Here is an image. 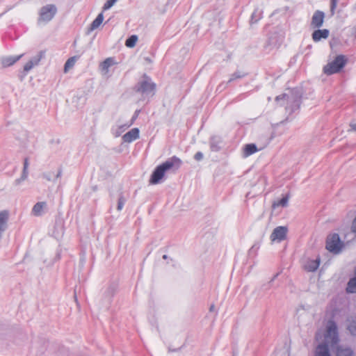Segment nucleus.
I'll use <instances>...</instances> for the list:
<instances>
[{"label": "nucleus", "instance_id": "nucleus-1", "mask_svg": "<svg viewBox=\"0 0 356 356\" xmlns=\"http://www.w3.org/2000/svg\"><path fill=\"white\" fill-rule=\"evenodd\" d=\"M319 345L316 348V356H330L329 348L334 345V321L330 320L325 329L318 332L316 336Z\"/></svg>", "mask_w": 356, "mask_h": 356}, {"label": "nucleus", "instance_id": "nucleus-2", "mask_svg": "<svg viewBox=\"0 0 356 356\" xmlns=\"http://www.w3.org/2000/svg\"><path fill=\"white\" fill-rule=\"evenodd\" d=\"M182 163L181 160L173 156L166 161L163 162L161 165H158L154 172H152L150 179L149 184L152 185H155L159 184L161 180L163 178L165 173L167 170L175 168L176 170L179 169Z\"/></svg>", "mask_w": 356, "mask_h": 356}, {"label": "nucleus", "instance_id": "nucleus-3", "mask_svg": "<svg viewBox=\"0 0 356 356\" xmlns=\"http://www.w3.org/2000/svg\"><path fill=\"white\" fill-rule=\"evenodd\" d=\"M339 341L337 327L335 324V356H354L353 350L350 347L338 345Z\"/></svg>", "mask_w": 356, "mask_h": 356}, {"label": "nucleus", "instance_id": "nucleus-4", "mask_svg": "<svg viewBox=\"0 0 356 356\" xmlns=\"http://www.w3.org/2000/svg\"><path fill=\"white\" fill-rule=\"evenodd\" d=\"M56 13V8L54 5H47L41 8L40 20L42 22L50 21Z\"/></svg>", "mask_w": 356, "mask_h": 356}, {"label": "nucleus", "instance_id": "nucleus-5", "mask_svg": "<svg viewBox=\"0 0 356 356\" xmlns=\"http://www.w3.org/2000/svg\"><path fill=\"white\" fill-rule=\"evenodd\" d=\"M288 229L284 226H279L274 229L270 238L272 242L284 241L286 238Z\"/></svg>", "mask_w": 356, "mask_h": 356}, {"label": "nucleus", "instance_id": "nucleus-6", "mask_svg": "<svg viewBox=\"0 0 356 356\" xmlns=\"http://www.w3.org/2000/svg\"><path fill=\"white\" fill-rule=\"evenodd\" d=\"M324 21V14L323 12L317 10L314 13V14L312 16V22H311V26L313 29H318L320 28Z\"/></svg>", "mask_w": 356, "mask_h": 356}, {"label": "nucleus", "instance_id": "nucleus-7", "mask_svg": "<svg viewBox=\"0 0 356 356\" xmlns=\"http://www.w3.org/2000/svg\"><path fill=\"white\" fill-rule=\"evenodd\" d=\"M348 63V58L343 55L335 56V74L341 72L342 69Z\"/></svg>", "mask_w": 356, "mask_h": 356}, {"label": "nucleus", "instance_id": "nucleus-8", "mask_svg": "<svg viewBox=\"0 0 356 356\" xmlns=\"http://www.w3.org/2000/svg\"><path fill=\"white\" fill-rule=\"evenodd\" d=\"M350 244V241L344 242L341 240L338 234L335 233V255L340 254Z\"/></svg>", "mask_w": 356, "mask_h": 356}, {"label": "nucleus", "instance_id": "nucleus-9", "mask_svg": "<svg viewBox=\"0 0 356 356\" xmlns=\"http://www.w3.org/2000/svg\"><path fill=\"white\" fill-rule=\"evenodd\" d=\"M139 137V129L138 128H134L131 129L129 131L126 133L122 136V140L125 143H131Z\"/></svg>", "mask_w": 356, "mask_h": 356}, {"label": "nucleus", "instance_id": "nucleus-10", "mask_svg": "<svg viewBox=\"0 0 356 356\" xmlns=\"http://www.w3.org/2000/svg\"><path fill=\"white\" fill-rule=\"evenodd\" d=\"M330 35V31L327 29H318L313 32L312 40L317 42L321 39H327Z\"/></svg>", "mask_w": 356, "mask_h": 356}, {"label": "nucleus", "instance_id": "nucleus-11", "mask_svg": "<svg viewBox=\"0 0 356 356\" xmlns=\"http://www.w3.org/2000/svg\"><path fill=\"white\" fill-rule=\"evenodd\" d=\"M154 89L155 85L153 83L147 80H145L140 83L138 90L142 92H145L154 91Z\"/></svg>", "mask_w": 356, "mask_h": 356}, {"label": "nucleus", "instance_id": "nucleus-12", "mask_svg": "<svg viewBox=\"0 0 356 356\" xmlns=\"http://www.w3.org/2000/svg\"><path fill=\"white\" fill-rule=\"evenodd\" d=\"M320 265V259L316 258L314 260H309L307 261V263L304 265V268L309 272H313L315 271Z\"/></svg>", "mask_w": 356, "mask_h": 356}, {"label": "nucleus", "instance_id": "nucleus-13", "mask_svg": "<svg viewBox=\"0 0 356 356\" xmlns=\"http://www.w3.org/2000/svg\"><path fill=\"white\" fill-rule=\"evenodd\" d=\"M257 151H258V149L254 144H253V143L247 144L244 146V147L243 149V156L244 158H247V157L250 156V155L256 153Z\"/></svg>", "mask_w": 356, "mask_h": 356}, {"label": "nucleus", "instance_id": "nucleus-14", "mask_svg": "<svg viewBox=\"0 0 356 356\" xmlns=\"http://www.w3.org/2000/svg\"><path fill=\"white\" fill-rule=\"evenodd\" d=\"M346 292L348 293H356V267L354 269V275L349 280L346 289Z\"/></svg>", "mask_w": 356, "mask_h": 356}, {"label": "nucleus", "instance_id": "nucleus-15", "mask_svg": "<svg viewBox=\"0 0 356 356\" xmlns=\"http://www.w3.org/2000/svg\"><path fill=\"white\" fill-rule=\"evenodd\" d=\"M45 207H46V202H44L36 203L33 206V209H32V212H33V215L37 216H40L42 214L43 209L45 208Z\"/></svg>", "mask_w": 356, "mask_h": 356}, {"label": "nucleus", "instance_id": "nucleus-16", "mask_svg": "<svg viewBox=\"0 0 356 356\" xmlns=\"http://www.w3.org/2000/svg\"><path fill=\"white\" fill-rule=\"evenodd\" d=\"M22 55H19L15 57H8L3 59L2 65L4 67H9L15 64L17 61H18Z\"/></svg>", "mask_w": 356, "mask_h": 356}, {"label": "nucleus", "instance_id": "nucleus-17", "mask_svg": "<svg viewBox=\"0 0 356 356\" xmlns=\"http://www.w3.org/2000/svg\"><path fill=\"white\" fill-rule=\"evenodd\" d=\"M115 63V62L113 58H107L100 64V67L102 71L108 72V68Z\"/></svg>", "mask_w": 356, "mask_h": 356}, {"label": "nucleus", "instance_id": "nucleus-18", "mask_svg": "<svg viewBox=\"0 0 356 356\" xmlns=\"http://www.w3.org/2000/svg\"><path fill=\"white\" fill-rule=\"evenodd\" d=\"M78 58L79 57L76 56L68 58L64 66V72H67L70 69H72L75 65Z\"/></svg>", "mask_w": 356, "mask_h": 356}, {"label": "nucleus", "instance_id": "nucleus-19", "mask_svg": "<svg viewBox=\"0 0 356 356\" xmlns=\"http://www.w3.org/2000/svg\"><path fill=\"white\" fill-rule=\"evenodd\" d=\"M103 20H104V15H103V13H101L97 15L96 19L92 22V24L90 25V30L93 31V30L97 29L103 22Z\"/></svg>", "mask_w": 356, "mask_h": 356}, {"label": "nucleus", "instance_id": "nucleus-20", "mask_svg": "<svg viewBox=\"0 0 356 356\" xmlns=\"http://www.w3.org/2000/svg\"><path fill=\"white\" fill-rule=\"evenodd\" d=\"M325 248L330 252H334V234H329L326 239Z\"/></svg>", "mask_w": 356, "mask_h": 356}, {"label": "nucleus", "instance_id": "nucleus-21", "mask_svg": "<svg viewBox=\"0 0 356 356\" xmlns=\"http://www.w3.org/2000/svg\"><path fill=\"white\" fill-rule=\"evenodd\" d=\"M323 73L326 75H332L334 74V60L329 61L323 67Z\"/></svg>", "mask_w": 356, "mask_h": 356}, {"label": "nucleus", "instance_id": "nucleus-22", "mask_svg": "<svg viewBox=\"0 0 356 356\" xmlns=\"http://www.w3.org/2000/svg\"><path fill=\"white\" fill-rule=\"evenodd\" d=\"M289 198V196L286 195V196L282 197V199H280L279 201L273 202V207L276 208L280 206H282V207L287 206Z\"/></svg>", "mask_w": 356, "mask_h": 356}, {"label": "nucleus", "instance_id": "nucleus-23", "mask_svg": "<svg viewBox=\"0 0 356 356\" xmlns=\"http://www.w3.org/2000/svg\"><path fill=\"white\" fill-rule=\"evenodd\" d=\"M138 40V37L135 35L130 36L125 42V45L127 47L132 48L135 47Z\"/></svg>", "mask_w": 356, "mask_h": 356}, {"label": "nucleus", "instance_id": "nucleus-24", "mask_svg": "<svg viewBox=\"0 0 356 356\" xmlns=\"http://www.w3.org/2000/svg\"><path fill=\"white\" fill-rule=\"evenodd\" d=\"M347 329L353 336H356V320L349 321Z\"/></svg>", "mask_w": 356, "mask_h": 356}, {"label": "nucleus", "instance_id": "nucleus-25", "mask_svg": "<svg viewBox=\"0 0 356 356\" xmlns=\"http://www.w3.org/2000/svg\"><path fill=\"white\" fill-rule=\"evenodd\" d=\"M39 60H35V61H33V60H29V62H27L24 66V72H29V70H31L33 66L36 64H38Z\"/></svg>", "mask_w": 356, "mask_h": 356}, {"label": "nucleus", "instance_id": "nucleus-26", "mask_svg": "<svg viewBox=\"0 0 356 356\" xmlns=\"http://www.w3.org/2000/svg\"><path fill=\"white\" fill-rule=\"evenodd\" d=\"M118 0H108L105 4L104 5L103 9L104 10L109 9L111 7L113 6V4L117 1Z\"/></svg>", "mask_w": 356, "mask_h": 356}, {"label": "nucleus", "instance_id": "nucleus-27", "mask_svg": "<svg viewBox=\"0 0 356 356\" xmlns=\"http://www.w3.org/2000/svg\"><path fill=\"white\" fill-rule=\"evenodd\" d=\"M350 229L352 232L356 236V216L354 218L352 222Z\"/></svg>", "mask_w": 356, "mask_h": 356}, {"label": "nucleus", "instance_id": "nucleus-28", "mask_svg": "<svg viewBox=\"0 0 356 356\" xmlns=\"http://www.w3.org/2000/svg\"><path fill=\"white\" fill-rule=\"evenodd\" d=\"M202 157L203 155L200 152H197L194 156L195 159L197 161H200L202 159Z\"/></svg>", "mask_w": 356, "mask_h": 356}, {"label": "nucleus", "instance_id": "nucleus-29", "mask_svg": "<svg viewBox=\"0 0 356 356\" xmlns=\"http://www.w3.org/2000/svg\"><path fill=\"white\" fill-rule=\"evenodd\" d=\"M352 130L356 131V120L355 121H353L350 123V124Z\"/></svg>", "mask_w": 356, "mask_h": 356}, {"label": "nucleus", "instance_id": "nucleus-30", "mask_svg": "<svg viewBox=\"0 0 356 356\" xmlns=\"http://www.w3.org/2000/svg\"><path fill=\"white\" fill-rule=\"evenodd\" d=\"M122 207H123V202L120 200L118 202V209L121 210Z\"/></svg>", "mask_w": 356, "mask_h": 356}, {"label": "nucleus", "instance_id": "nucleus-31", "mask_svg": "<svg viewBox=\"0 0 356 356\" xmlns=\"http://www.w3.org/2000/svg\"><path fill=\"white\" fill-rule=\"evenodd\" d=\"M28 164H29L28 163V159H26L24 160V170H26V168H28Z\"/></svg>", "mask_w": 356, "mask_h": 356}, {"label": "nucleus", "instance_id": "nucleus-32", "mask_svg": "<svg viewBox=\"0 0 356 356\" xmlns=\"http://www.w3.org/2000/svg\"><path fill=\"white\" fill-rule=\"evenodd\" d=\"M334 9V0H330V10L332 11Z\"/></svg>", "mask_w": 356, "mask_h": 356}, {"label": "nucleus", "instance_id": "nucleus-33", "mask_svg": "<svg viewBox=\"0 0 356 356\" xmlns=\"http://www.w3.org/2000/svg\"><path fill=\"white\" fill-rule=\"evenodd\" d=\"M353 31L354 36L356 38V26L353 28Z\"/></svg>", "mask_w": 356, "mask_h": 356}, {"label": "nucleus", "instance_id": "nucleus-34", "mask_svg": "<svg viewBox=\"0 0 356 356\" xmlns=\"http://www.w3.org/2000/svg\"><path fill=\"white\" fill-rule=\"evenodd\" d=\"M213 307H214V306H213V305H212V306L210 307V310H211V311H212V310L213 309Z\"/></svg>", "mask_w": 356, "mask_h": 356}, {"label": "nucleus", "instance_id": "nucleus-35", "mask_svg": "<svg viewBox=\"0 0 356 356\" xmlns=\"http://www.w3.org/2000/svg\"><path fill=\"white\" fill-rule=\"evenodd\" d=\"M337 6V0H335V7Z\"/></svg>", "mask_w": 356, "mask_h": 356}]
</instances>
